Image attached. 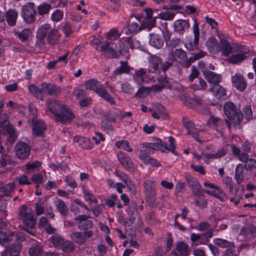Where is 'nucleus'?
<instances>
[{
    "mask_svg": "<svg viewBox=\"0 0 256 256\" xmlns=\"http://www.w3.org/2000/svg\"><path fill=\"white\" fill-rule=\"evenodd\" d=\"M205 192L212 194L215 197L218 198L221 201H225L228 199V197L224 192L220 188L216 186L212 190H206Z\"/></svg>",
    "mask_w": 256,
    "mask_h": 256,
    "instance_id": "35",
    "label": "nucleus"
},
{
    "mask_svg": "<svg viewBox=\"0 0 256 256\" xmlns=\"http://www.w3.org/2000/svg\"><path fill=\"white\" fill-rule=\"evenodd\" d=\"M150 44L158 49L161 48L164 44V41L161 36L154 34H150Z\"/></svg>",
    "mask_w": 256,
    "mask_h": 256,
    "instance_id": "28",
    "label": "nucleus"
},
{
    "mask_svg": "<svg viewBox=\"0 0 256 256\" xmlns=\"http://www.w3.org/2000/svg\"><path fill=\"white\" fill-rule=\"evenodd\" d=\"M198 70L194 66H192L191 68V73L188 76V80L190 82H192L199 75Z\"/></svg>",
    "mask_w": 256,
    "mask_h": 256,
    "instance_id": "58",
    "label": "nucleus"
},
{
    "mask_svg": "<svg viewBox=\"0 0 256 256\" xmlns=\"http://www.w3.org/2000/svg\"><path fill=\"white\" fill-rule=\"evenodd\" d=\"M173 252L176 256H188L190 253L188 245L182 241L176 244V250Z\"/></svg>",
    "mask_w": 256,
    "mask_h": 256,
    "instance_id": "19",
    "label": "nucleus"
},
{
    "mask_svg": "<svg viewBox=\"0 0 256 256\" xmlns=\"http://www.w3.org/2000/svg\"><path fill=\"white\" fill-rule=\"evenodd\" d=\"M31 34V30L29 28H25L21 32H15L14 34L22 42H26Z\"/></svg>",
    "mask_w": 256,
    "mask_h": 256,
    "instance_id": "43",
    "label": "nucleus"
},
{
    "mask_svg": "<svg viewBox=\"0 0 256 256\" xmlns=\"http://www.w3.org/2000/svg\"><path fill=\"white\" fill-rule=\"evenodd\" d=\"M37 14L36 6L34 2H27L22 6V16L26 23L33 24L36 20Z\"/></svg>",
    "mask_w": 256,
    "mask_h": 256,
    "instance_id": "6",
    "label": "nucleus"
},
{
    "mask_svg": "<svg viewBox=\"0 0 256 256\" xmlns=\"http://www.w3.org/2000/svg\"><path fill=\"white\" fill-rule=\"evenodd\" d=\"M90 216L86 215H78L74 218V220L78 221V227L81 230H86L92 228L94 224L92 220L88 218Z\"/></svg>",
    "mask_w": 256,
    "mask_h": 256,
    "instance_id": "16",
    "label": "nucleus"
},
{
    "mask_svg": "<svg viewBox=\"0 0 256 256\" xmlns=\"http://www.w3.org/2000/svg\"><path fill=\"white\" fill-rule=\"evenodd\" d=\"M76 246L72 241L64 240L59 249L66 254H72L76 250Z\"/></svg>",
    "mask_w": 256,
    "mask_h": 256,
    "instance_id": "36",
    "label": "nucleus"
},
{
    "mask_svg": "<svg viewBox=\"0 0 256 256\" xmlns=\"http://www.w3.org/2000/svg\"><path fill=\"white\" fill-rule=\"evenodd\" d=\"M60 34L56 28H52L47 36L46 40L48 44L52 46L58 44L60 42Z\"/></svg>",
    "mask_w": 256,
    "mask_h": 256,
    "instance_id": "24",
    "label": "nucleus"
},
{
    "mask_svg": "<svg viewBox=\"0 0 256 256\" xmlns=\"http://www.w3.org/2000/svg\"><path fill=\"white\" fill-rule=\"evenodd\" d=\"M131 19L134 18L137 22L130 21L126 27L122 30V33L129 36L132 34H136L144 28V17L143 14H132Z\"/></svg>",
    "mask_w": 256,
    "mask_h": 256,
    "instance_id": "4",
    "label": "nucleus"
},
{
    "mask_svg": "<svg viewBox=\"0 0 256 256\" xmlns=\"http://www.w3.org/2000/svg\"><path fill=\"white\" fill-rule=\"evenodd\" d=\"M165 86L163 84H153L150 87H145V94H148L152 91L154 92H161L164 88Z\"/></svg>",
    "mask_w": 256,
    "mask_h": 256,
    "instance_id": "47",
    "label": "nucleus"
},
{
    "mask_svg": "<svg viewBox=\"0 0 256 256\" xmlns=\"http://www.w3.org/2000/svg\"><path fill=\"white\" fill-rule=\"evenodd\" d=\"M174 54L179 58L184 60L187 58L186 52L182 49H176L174 50Z\"/></svg>",
    "mask_w": 256,
    "mask_h": 256,
    "instance_id": "60",
    "label": "nucleus"
},
{
    "mask_svg": "<svg viewBox=\"0 0 256 256\" xmlns=\"http://www.w3.org/2000/svg\"><path fill=\"white\" fill-rule=\"evenodd\" d=\"M180 40L178 38H173L167 42V46L172 48H174L180 44Z\"/></svg>",
    "mask_w": 256,
    "mask_h": 256,
    "instance_id": "63",
    "label": "nucleus"
},
{
    "mask_svg": "<svg viewBox=\"0 0 256 256\" xmlns=\"http://www.w3.org/2000/svg\"><path fill=\"white\" fill-rule=\"evenodd\" d=\"M70 238L76 243L82 244L86 242V238L83 232H73L70 234Z\"/></svg>",
    "mask_w": 256,
    "mask_h": 256,
    "instance_id": "38",
    "label": "nucleus"
},
{
    "mask_svg": "<svg viewBox=\"0 0 256 256\" xmlns=\"http://www.w3.org/2000/svg\"><path fill=\"white\" fill-rule=\"evenodd\" d=\"M19 218L22 220L23 223L31 228H34L36 220L34 217V212L28 208L25 205H22L20 208L19 212Z\"/></svg>",
    "mask_w": 256,
    "mask_h": 256,
    "instance_id": "7",
    "label": "nucleus"
},
{
    "mask_svg": "<svg viewBox=\"0 0 256 256\" xmlns=\"http://www.w3.org/2000/svg\"><path fill=\"white\" fill-rule=\"evenodd\" d=\"M32 134L36 136H44V134L46 130V126L42 120H37L32 123Z\"/></svg>",
    "mask_w": 256,
    "mask_h": 256,
    "instance_id": "22",
    "label": "nucleus"
},
{
    "mask_svg": "<svg viewBox=\"0 0 256 256\" xmlns=\"http://www.w3.org/2000/svg\"><path fill=\"white\" fill-rule=\"evenodd\" d=\"M42 86L44 92L49 96H57L62 92L60 88L50 83L42 82Z\"/></svg>",
    "mask_w": 256,
    "mask_h": 256,
    "instance_id": "17",
    "label": "nucleus"
},
{
    "mask_svg": "<svg viewBox=\"0 0 256 256\" xmlns=\"http://www.w3.org/2000/svg\"><path fill=\"white\" fill-rule=\"evenodd\" d=\"M35 210L37 216H40L44 212V200L40 198L35 204Z\"/></svg>",
    "mask_w": 256,
    "mask_h": 256,
    "instance_id": "49",
    "label": "nucleus"
},
{
    "mask_svg": "<svg viewBox=\"0 0 256 256\" xmlns=\"http://www.w3.org/2000/svg\"><path fill=\"white\" fill-rule=\"evenodd\" d=\"M56 207L58 212L63 216L68 214V209L65 202L62 200H58L56 204Z\"/></svg>",
    "mask_w": 256,
    "mask_h": 256,
    "instance_id": "45",
    "label": "nucleus"
},
{
    "mask_svg": "<svg viewBox=\"0 0 256 256\" xmlns=\"http://www.w3.org/2000/svg\"><path fill=\"white\" fill-rule=\"evenodd\" d=\"M18 15V12L15 10L10 9L6 12V18L8 26H14L16 24Z\"/></svg>",
    "mask_w": 256,
    "mask_h": 256,
    "instance_id": "27",
    "label": "nucleus"
},
{
    "mask_svg": "<svg viewBox=\"0 0 256 256\" xmlns=\"http://www.w3.org/2000/svg\"><path fill=\"white\" fill-rule=\"evenodd\" d=\"M232 82L233 86L240 92L244 91L247 86L246 78L242 74L238 73L232 76Z\"/></svg>",
    "mask_w": 256,
    "mask_h": 256,
    "instance_id": "15",
    "label": "nucleus"
},
{
    "mask_svg": "<svg viewBox=\"0 0 256 256\" xmlns=\"http://www.w3.org/2000/svg\"><path fill=\"white\" fill-rule=\"evenodd\" d=\"M16 154L20 159H25L30 155V146L25 142H18L15 146Z\"/></svg>",
    "mask_w": 256,
    "mask_h": 256,
    "instance_id": "14",
    "label": "nucleus"
},
{
    "mask_svg": "<svg viewBox=\"0 0 256 256\" xmlns=\"http://www.w3.org/2000/svg\"><path fill=\"white\" fill-rule=\"evenodd\" d=\"M11 240L7 237L6 234L2 231H0V244L4 246H8Z\"/></svg>",
    "mask_w": 256,
    "mask_h": 256,
    "instance_id": "51",
    "label": "nucleus"
},
{
    "mask_svg": "<svg viewBox=\"0 0 256 256\" xmlns=\"http://www.w3.org/2000/svg\"><path fill=\"white\" fill-rule=\"evenodd\" d=\"M240 234L246 238H254L256 236V227L254 225H250L242 228Z\"/></svg>",
    "mask_w": 256,
    "mask_h": 256,
    "instance_id": "29",
    "label": "nucleus"
},
{
    "mask_svg": "<svg viewBox=\"0 0 256 256\" xmlns=\"http://www.w3.org/2000/svg\"><path fill=\"white\" fill-rule=\"evenodd\" d=\"M62 30L66 36L68 37L72 33L73 31L70 24L66 22L62 26Z\"/></svg>",
    "mask_w": 256,
    "mask_h": 256,
    "instance_id": "59",
    "label": "nucleus"
},
{
    "mask_svg": "<svg viewBox=\"0 0 256 256\" xmlns=\"http://www.w3.org/2000/svg\"><path fill=\"white\" fill-rule=\"evenodd\" d=\"M74 142L78 144L83 149L90 150L93 148L94 144L90 142V138L76 136L73 138Z\"/></svg>",
    "mask_w": 256,
    "mask_h": 256,
    "instance_id": "21",
    "label": "nucleus"
},
{
    "mask_svg": "<svg viewBox=\"0 0 256 256\" xmlns=\"http://www.w3.org/2000/svg\"><path fill=\"white\" fill-rule=\"evenodd\" d=\"M243 164H239L236 168L235 178L238 184H240L243 180Z\"/></svg>",
    "mask_w": 256,
    "mask_h": 256,
    "instance_id": "48",
    "label": "nucleus"
},
{
    "mask_svg": "<svg viewBox=\"0 0 256 256\" xmlns=\"http://www.w3.org/2000/svg\"><path fill=\"white\" fill-rule=\"evenodd\" d=\"M74 118L75 116L68 106L63 104L54 119L58 122L66 124L70 123Z\"/></svg>",
    "mask_w": 256,
    "mask_h": 256,
    "instance_id": "9",
    "label": "nucleus"
},
{
    "mask_svg": "<svg viewBox=\"0 0 256 256\" xmlns=\"http://www.w3.org/2000/svg\"><path fill=\"white\" fill-rule=\"evenodd\" d=\"M214 244L222 248H229L234 246V243L222 238H215L214 240Z\"/></svg>",
    "mask_w": 256,
    "mask_h": 256,
    "instance_id": "42",
    "label": "nucleus"
},
{
    "mask_svg": "<svg viewBox=\"0 0 256 256\" xmlns=\"http://www.w3.org/2000/svg\"><path fill=\"white\" fill-rule=\"evenodd\" d=\"M44 252V246L38 242L31 244L28 250L30 256H42Z\"/></svg>",
    "mask_w": 256,
    "mask_h": 256,
    "instance_id": "31",
    "label": "nucleus"
},
{
    "mask_svg": "<svg viewBox=\"0 0 256 256\" xmlns=\"http://www.w3.org/2000/svg\"><path fill=\"white\" fill-rule=\"evenodd\" d=\"M208 92H212L214 97L218 100L222 99L226 95V90L219 84L213 85L208 90Z\"/></svg>",
    "mask_w": 256,
    "mask_h": 256,
    "instance_id": "25",
    "label": "nucleus"
},
{
    "mask_svg": "<svg viewBox=\"0 0 256 256\" xmlns=\"http://www.w3.org/2000/svg\"><path fill=\"white\" fill-rule=\"evenodd\" d=\"M52 9V6L46 2H43L36 8V12L39 16H44L48 14Z\"/></svg>",
    "mask_w": 256,
    "mask_h": 256,
    "instance_id": "39",
    "label": "nucleus"
},
{
    "mask_svg": "<svg viewBox=\"0 0 256 256\" xmlns=\"http://www.w3.org/2000/svg\"><path fill=\"white\" fill-rule=\"evenodd\" d=\"M226 154L224 150L222 149L218 152L217 153L214 154H204L202 153L201 154H198L194 152L193 153L194 158L197 160L204 159L206 158L208 159L210 158H220Z\"/></svg>",
    "mask_w": 256,
    "mask_h": 256,
    "instance_id": "32",
    "label": "nucleus"
},
{
    "mask_svg": "<svg viewBox=\"0 0 256 256\" xmlns=\"http://www.w3.org/2000/svg\"><path fill=\"white\" fill-rule=\"evenodd\" d=\"M224 113L234 124H240L243 120V114L240 108L232 102H226L224 106Z\"/></svg>",
    "mask_w": 256,
    "mask_h": 256,
    "instance_id": "3",
    "label": "nucleus"
},
{
    "mask_svg": "<svg viewBox=\"0 0 256 256\" xmlns=\"http://www.w3.org/2000/svg\"><path fill=\"white\" fill-rule=\"evenodd\" d=\"M194 37H188L186 39L184 46L188 51H194L198 49L200 37L198 26L196 22L194 24Z\"/></svg>",
    "mask_w": 256,
    "mask_h": 256,
    "instance_id": "10",
    "label": "nucleus"
},
{
    "mask_svg": "<svg viewBox=\"0 0 256 256\" xmlns=\"http://www.w3.org/2000/svg\"><path fill=\"white\" fill-rule=\"evenodd\" d=\"M208 124L210 126L215 128L217 131L222 132L220 128L223 124V122L218 118L213 116H211L208 120Z\"/></svg>",
    "mask_w": 256,
    "mask_h": 256,
    "instance_id": "37",
    "label": "nucleus"
},
{
    "mask_svg": "<svg viewBox=\"0 0 256 256\" xmlns=\"http://www.w3.org/2000/svg\"><path fill=\"white\" fill-rule=\"evenodd\" d=\"M208 50L212 54H216L220 52V44L217 40L213 37H210L206 42Z\"/></svg>",
    "mask_w": 256,
    "mask_h": 256,
    "instance_id": "30",
    "label": "nucleus"
},
{
    "mask_svg": "<svg viewBox=\"0 0 256 256\" xmlns=\"http://www.w3.org/2000/svg\"><path fill=\"white\" fill-rule=\"evenodd\" d=\"M154 150H160L162 152L172 151L166 142H163L159 139L155 142L145 143V154H152Z\"/></svg>",
    "mask_w": 256,
    "mask_h": 256,
    "instance_id": "11",
    "label": "nucleus"
},
{
    "mask_svg": "<svg viewBox=\"0 0 256 256\" xmlns=\"http://www.w3.org/2000/svg\"><path fill=\"white\" fill-rule=\"evenodd\" d=\"M8 250L10 256H18L22 250V244L20 243H17L11 245Z\"/></svg>",
    "mask_w": 256,
    "mask_h": 256,
    "instance_id": "46",
    "label": "nucleus"
},
{
    "mask_svg": "<svg viewBox=\"0 0 256 256\" xmlns=\"http://www.w3.org/2000/svg\"><path fill=\"white\" fill-rule=\"evenodd\" d=\"M156 26L155 18H145V29L147 28L148 30Z\"/></svg>",
    "mask_w": 256,
    "mask_h": 256,
    "instance_id": "57",
    "label": "nucleus"
},
{
    "mask_svg": "<svg viewBox=\"0 0 256 256\" xmlns=\"http://www.w3.org/2000/svg\"><path fill=\"white\" fill-rule=\"evenodd\" d=\"M16 180L18 182V183L20 184H31V182L28 180V177L25 175L23 174L22 176L16 177Z\"/></svg>",
    "mask_w": 256,
    "mask_h": 256,
    "instance_id": "62",
    "label": "nucleus"
},
{
    "mask_svg": "<svg viewBox=\"0 0 256 256\" xmlns=\"http://www.w3.org/2000/svg\"><path fill=\"white\" fill-rule=\"evenodd\" d=\"M203 74L208 82L214 85L218 84L221 82L222 79L220 74L210 70L203 71Z\"/></svg>",
    "mask_w": 256,
    "mask_h": 256,
    "instance_id": "20",
    "label": "nucleus"
},
{
    "mask_svg": "<svg viewBox=\"0 0 256 256\" xmlns=\"http://www.w3.org/2000/svg\"><path fill=\"white\" fill-rule=\"evenodd\" d=\"M120 36V34L116 28H112L108 32L105 44L100 48V50L107 58H116L120 56L128 55V48L124 44L119 42Z\"/></svg>",
    "mask_w": 256,
    "mask_h": 256,
    "instance_id": "1",
    "label": "nucleus"
},
{
    "mask_svg": "<svg viewBox=\"0 0 256 256\" xmlns=\"http://www.w3.org/2000/svg\"><path fill=\"white\" fill-rule=\"evenodd\" d=\"M64 240V238L58 234H54L50 238V242L56 248H60Z\"/></svg>",
    "mask_w": 256,
    "mask_h": 256,
    "instance_id": "40",
    "label": "nucleus"
},
{
    "mask_svg": "<svg viewBox=\"0 0 256 256\" xmlns=\"http://www.w3.org/2000/svg\"><path fill=\"white\" fill-rule=\"evenodd\" d=\"M8 132L9 134L10 140L12 142L14 141L18 136V132L16 129L13 128H10L8 129Z\"/></svg>",
    "mask_w": 256,
    "mask_h": 256,
    "instance_id": "61",
    "label": "nucleus"
},
{
    "mask_svg": "<svg viewBox=\"0 0 256 256\" xmlns=\"http://www.w3.org/2000/svg\"><path fill=\"white\" fill-rule=\"evenodd\" d=\"M182 120L184 128L187 130L186 134L192 135L197 142H202L198 138V133L202 130L196 128L194 123L186 118H182Z\"/></svg>",
    "mask_w": 256,
    "mask_h": 256,
    "instance_id": "12",
    "label": "nucleus"
},
{
    "mask_svg": "<svg viewBox=\"0 0 256 256\" xmlns=\"http://www.w3.org/2000/svg\"><path fill=\"white\" fill-rule=\"evenodd\" d=\"M65 182L70 187L72 188H74L77 186V184L76 181L69 176L66 177Z\"/></svg>",
    "mask_w": 256,
    "mask_h": 256,
    "instance_id": "64",
    "label": "nucleus"
},
{
    "mask_svg": "<svg viewBox=\"0 0 256 256\" xmlns=\"http://www.w3.org/2000/svg\"><path fill=\"white\" fill-rule=\"evenodd\" d=\"M145 196L146 202L151 208L156 206L155 182L152 180L145 182Z\"/></svg>",
    "mask_w": 256,
    "mask_h": 256,
    "instance_id": "8",
    "label": "nucleus"
},
{
    "mask_svg": "<svg viewBox=\"0 0 256 256\" xmlns=\"http://www.w3.org/2000/svg\"><path fill=\"white\" fill-rule=\"evenodd\" d=\"M243 117L244 116L248 120L252 118V112L250 106H246L243 108Z\"/></svg>",
    "mask_w": 256,
    "mask_h": 256,
    "instance_id": "54",
    "label": "nucleus"
},
{
    "mask_svg": "<svg viewBox=\"0 0 256 256\" xmlns=\"http://www.w3.org/2000/svg\"><path fill=\"white\" fill-rule=\"evenodd\" d=\"M63 12L60 10H56L52 14V19L55 22L60 20L63 18Z\"/></svg>",
    "mask_w": 256,
    "mask_h": 256,
    "instance_id": "55",
    "label": "nucleus"
},
{
    "mask_svg": "<svg viewBox=\"0 0 256 256\" xmlns=\"http://www.w3.org/2000/svg\"><path fill=\"white\" fill-rule=\"evenodd\" d=\"M52 28L50 24H45L40 26L37 30L36 36L46 38L48 35Z\"/></svg>",
    "mask_w": 256,
    "mask_h": 256,
    "instance_id": "41",
    "label": "nucleus"
},
{
    "mask_svg": "<svg viewBox=\"0 0 256 256\" xmlns=\"http://www.w3.org/2000/svg\"><path fill=\"white\" fill-rule=\"evenodd\" d=\"M220 52L224 56H228L234 50L230 42L224 38H222L220 40Z\"/></svg>",
    "mask_w": 256,
    "mask_h": 256,
    "instance_id": "18",
    "label": "nucleus"
},
{
    "mask_svg": "<svg viewBox=\"0 0 256 256\" xmlns=\"http://www.w3.org/2000/svg\"><path fill=\"white\" fill-rule=\"evenodd\" d=\"M134 81L138 85H141L144 82V69L140 68L135 70L133 75Z\"/></svg>",
    "mask_w": 256,
    "mask_h": 256,
    "instance_id": "44",
    "label": "nucleus"
},
{
    "mask_svg": "<svg viewBox=\"0 0 256 256\" xmlns=\"http://www.w3.org/2000/svg\"><path fill=\"white\" fill-rule=\"evenodd\" d=\"M174 16L175 14L172 12H166L160 14V18L166 20H172L174 18Z\"/></svg>",
    "mask_w": 256,
    "mask_h": 256,
    "instance_id": "53",
    "label": "nucleus"
},
{
    "mask_svg": "<svg viewBox=\"0 0 256 256\" xmlns=\"http://www.w3.org/2000/svg\"><path fill=\"white\" fill-rule=\"evenodd\" d=\"M185 180L194 195L200 196L202 194V186L196 178L187 175L185 176Z\"/></svg>",
    "mask_w": 256,
    "mask_h": 256,
    "instance_id": "13",
    "label": "nucleus"
},
{
    "mask_svg": "<svg viewBox=\"0 0 256 256\" xmlns=\"http://www.w3.org/2000/svg\"><path fill=\"white\" fill-rule=\"evenodd\" d=\"M234 54L228 58V61L232 64H240L248 58L249 54L246 48L242 45L238 44L234 48Z\"/></svg>",
    "mask_w": 256,
    "mask_h": 256,
    "instance_id": "5",
    "label": "nucleus"
},
{
    "mask_svg": "<svg viewBox=\"0 0 256 256\" xmlns=\"http://www.w3.org/2000/svg\"><path fill=\"white\" fill-rule=\"evenodd\" d=\"M190 24L186 20H179L174 22L175 31L179 34H183L184 32L188 29Z\"/></svg>",
    "mask_w": 256,
    "mask_h": 256,
    "instance_id": "33",
    "label": "nucleus"
},
{
    "mask_svg": "<svg viewBox=\"0 0 256 256\" xmlns=\"http://www.w3.org/2000/svg\"><path fill=\"white\" fill-rule=\"evenodd\" d=\"M46 104L47 109L54 116V117L63 105L58 101L52 99H48Z\"/></svg>",
    "mask_w": 256,
    "mask_h": 256,
    "instance_id": "23",
    "label": "nucleus"
},
{
    "mask_svg": "<svg viewBox=\"0 0 256 256\" xmlns=\"http://www.w3.org/2000/svg\"><path fill=\"white\" fill-rule=\"evenodd\" d=\"M116 146L119 148L123 149L128 152H132V148L130 146L129 142L126 140L118 141L116 142Z\"/></svg>",
    "mask_w": 256,
    "mask_h": 256,
    "instance_id": "50",
    "label": "nucleus"
},
{
    "mask_svg": "<svg viewBox=\"0 0 256 256\" xmlns=\"http://www.w3.org/2000/svg\"><path fill=\"white\" fill-rule=\"evenodd\" d=\"M122 166L128 171L133 172L134 170V164L132 161H120Z\"/></svg>",
    "mask_w": 256,
    "mask_h": 256,
    "instance_id": "52",
    "label": "nucleus"
},
{
    "mask_svg": "<svg viewBox=\"0 0 256 256\" xmlns=\"http://www.w3.org/2000/svg\"><path fill=\"white\" fill-rule=\"evenodd\" d=\"M121 90L123 92L128 94H132L134 91V88L128 82L122 84L121 86Z\"/></svg>",
    "mask_w": 256,
    "mask_h": 256,
    "instance_id": "56",
    "label": "nucleus"
},
{
    "mask_svg": "<svg viewBox=\"0 0 256 256\" xmlns=\"http://www.w3.org/2000/svg\"><path fill=\"white\" fill-rule=\"evenodd\" d=\"M150 72H154L158 70L160 65H162V58L156 56H150L148 58Z\"/></svg>",
    "mask_w": 256,
    "mask_h": 256,
    "instance_id": "26",
    "label": "nucleus"
},
{
    "mask_svg": "<svg viewBox=\"0 0 256 256\" xmlns=\"http://www.w3.org/2000/svg\"><path fill=\"white\" fill-rule=\"evenodd\" d=\"M29 92L34 96L36 98L43 100H44V96L43 94V90H42V86L40 89L38 86L34 84L29 85L28 86Z\"/></svg>",
    "mask_w": 256,
    "mask_h": 256,
    "instance_id": "34",
    "label": "nucleus"
},
{
    "mask_svg": "<svg viewBox=\"0 0 256 256\" xmlns=\"http://www.w3.org/2000/svg\"><path fill=\"white\" fill-rule=\"evenodd\" d=\"M86 90H90L94 91L101 98H103L107 102L112 104H114V99L108 93L107 90L104 88L103 86L95 79H90L86 80L84 82Z\"/></svg>",
    "mask_w": 256,
    "mask_h": 256,
    "instance_id": "2",
    "label": "nucleus"
}]
</instances>
